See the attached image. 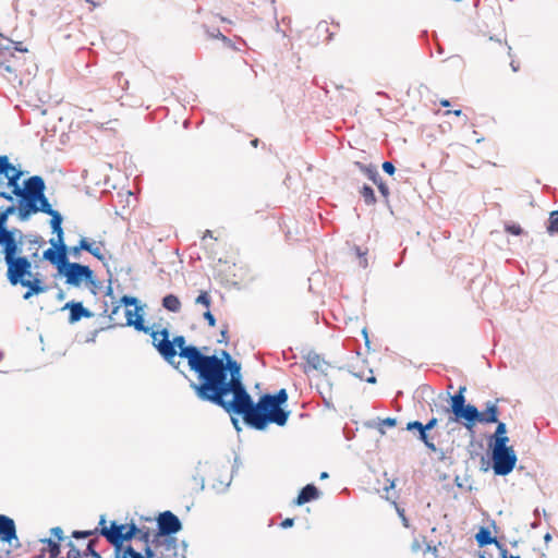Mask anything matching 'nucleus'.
<instances>
[{"instance_id":"nucleus-23","label":"nucleus","mask_w":558,"mask_h":558,"mask_svg":"<svg viewBox=\"0 0 558 558\" xmlns=\"http://www.w3.org/2000/svg\"><path fill=\"white\" fill-rule=\"evenodd\" d=\"M162 306L172 313H178L181 310V301L174 294H168L162 299Z\"/></svg>"},{"instance_id":"nucleus-14","label":"nucleus","mask_w":558,"mask_h":558,"mask_svg":"<svg viewBox=\"0 0 558 558\" xmlns=\"http://www.w3.org/2000/svg\"><path fill=\"white\" fill-rule=\"evenodd\" d=\"M156 350L167 363L178 367L174 363V359L178 354L177 349L173 347V342L169 339L168 329H161V340L156 343Z\"/></svg>"},{"instance_id":"nucleus-55","label":"nucleus","mask_w":558,"mask_h":558,"mask_svg":"<svg viewBox=\"0 0 558 558\" xmlns=\"http://www.w3.org/2000/svg\"><path fill=\"white\" fill-rule=\"evenodd\" d=\"M258 142H259V141H258V138H255V140H253V141L251 142V144H252V146L257 147Z\"/></svg>"},{"instance_id":"nucleus-41","label":"nucleus","mask_w":558,"mask_h":558,"mask_svg":"<svg viewBox=\"0 0 558 558\" xmlns=\"http://www.w3.org/2000/svg\"><path fill=\"white\" fill-rule=\"evenodd\" d=\"M220 336H221V339H219L218 342L228 343L229 336H228V326L227 325L222 328Z\"/></svg>"},{"instance_id":"nucleus-49","label":"nucleus","mask_w":558,"mask_h":558,"mask_svg":"<svg viewBox=\"0 0 558 558\" xmlns=\"http://www.w3.org/2000/svg\"><path fill=\"white\" fill-rule=\"evenodd\" d=\"M450 113H453L457 117L462 116V111L460 109H457V110H453V111L448 110V111L445 112L446 116H448Z\"/></svg>"},{"instance_id":"nucleus-9","label":"nucleus","mask_w":558,"mask_h":558,"mask_svg":"<svg viewBox=\"0 0 558 558\" xmlns=\"http://www.w3.org/2000/svg\"><path fill=\"white\" fill-rule=\"evenodd\" d=\"M59 274L65 277V282L69 286L80 287L84 281L95 286L94 272L86 265L70 263L68 260L64 268H62V271H59Z\"/></svg>"},{"instance_id":"nucleus-15","label":"nucleus","mask_w":558,"mask_h":558,"mask_svg":"<svg viewBox=\"0 0 558 558\" xmlns=\"http://www.w3.org/2000/svg\"><path fill=\"white\" fill-rule=\"evenodd\" d=\"M50 533L57 541L51 538L41 539V543L45 545L41 551H47L49 558H64L60 556V542L64 539L63 530L60 526H56L50 530Z\"/></svg>"},{"instance_id":"nucleus-1","label":"nucleus","mask_w":558,"mask_h":558,"mask_svg":"<svg viewBox=\"0 0 558 558\" xmlns=\"http://www.w3.org/2000/svg\"><path fill=\"white\" fill-rule=\"evenodd\" d=\"M229 368L228 377L213 403L229 414L241 415L247 425L259 430L270 423L283 426L289 417V412L281 408L288 400L286 389H280L276 395H263L255 404L242 383L241 365L235 361Z\"/></svg>"},{"instance_id":"nucleus-37","label":"nucleus","mask_w":558,"mask_h":558,"mask_svg":"<svg viewBox=\"0 0 558 558\" xmlns=\"http://www.w3.org/2000/svg\"><path fill=\"white\" fill-rule=\"evenodd\" d=\"M422 428L426 429L425 428V425H423L421 422L418 421H413V422H409L407 424V429L408 430H413V429H417L418 433L422 432Z\"/></svg>"},{"instance_id":"nucleus-47","label":"nucleus","mask_w":558,"mask_h":558,"mask_svg":"<svg viewBox=\"0 0 558 558\" xmlns=\"http://www.w3.org/2000/svg\"><path fill=\"white\" fill-rule=\"evenodd\" d=\"M308 362H310L311 364H313V366H314L315 368H318V366H319V356H318V355H314L313 357H310V359H308Z\"/></svg>"},{"instance_id":"nucleus-56","label":"nucleus","mask_w":558,"mask_h":558,"mask_svg":"<svg viewBox=\"0 0 558 558\" xmlns=\"http://www.w3.org/2000/svg\"><path fill=\"white\" fill-rule=\"evenodd\" d=\"M365 380L368 383H375V377L371 376V377L365 378Z\"/></svg>"},{"instance_id":"nucleus-60","label":"nucleus","mask_w":558,"mask_h":558,"mask_svg":"<svg viewBox=\"0 0 558 558\" xmlns=\"http://www.w3.org/2000/svg\"><path fill=\"white\" fill-rule=\"evenodd\" d=\"M120 306H116L112 311V314H116L119 311Z\"/></svg>"},{"instance_id":"nucleus-19","label":"nucleus","mask_w":558,"mask_h":558,"mask_svg":"<svg viewBox=\"0 0 558 558\" xmlns=\"http://www.w3.org/2000/svg\"><path fill=\"white\" fill-rule=\"evenodd\" d=\"M319 497V490L318 488L313 484H307L304 486L301 492L299 493L294 504L296 506H302L306 502H310L312 500H315Z\"/></svg>"},{"instance_id":"nucleus-36","label":"nucleus","mask_w":558,"mask_h":558,"mask_svg":"<svg viewBox=\"0 0 558 558\" xmlns=\"http://www.w3.org/2000/svg\"><path fill=\"white\" fill-rule=\"evenodd\" d=\"M505 230L508 233H511L513 235H520L523 232L522 228L519 225H515V223H513V225H506Z\"/></svg>"},{"instance_id":"nucleus-10","label":"nucleus","mask_w":558,"mask_h":558,"mask_svg":"<svg viewBox=\"0 0 558 558\" xmlns=\"http://www.w3.org/2000/svg\"><path fill=\"white\" fill-rule=\"evenodd\" d=\"M52 246L47 248L43 255L40 256L41 259H46L50 262L52 265H54L59 271H62V268H64V265L68 262V248L64 242H56L51 241Z\"/></svg>"},{"instance_id":"nucleus-42","label":"nucleus","mask_w":558,"mask_h":558,"mask_svg":"<svg viewBox=\"0 0 558 558\" xmlns=\"http://www.w3.org/2000/svg\"><path fill=\"white\" fill-rule=\"evenodd\" d=\"M121 303H123L124 305H135L136 299L132 298V296L124 295L121 298Z\"/></svg>"},{"instance_id":"nucleus-24","label":"nucleus","mask_w":558,"mask_h":558,"mask_svg":"<svg viewBox=\"0 0 558 558\" xmlns=\"http://www.w3.org/2000/svg\"><path fill=\"white\" fill-rule=\"evenodd\" d=\"M17 240L15 238V232L13 230L1 229L0 228V245L2 250H7L10 245L15 243Z\"/></svg>"},{"instance_id":"nucleus-27","label":"nucleus","mask_w":558,"mask_h":558,"mask_svg":"<svg viewBox=\"0 0 558 558\" xmlns=\"http://www.w3.org/2000/svg\"><path fill=\"white\" fill-rule=\"evenodd\" d=\"M547 232L549 234L558 233V210H554L549 215Z\"/></svg>"},{"instance_id":"nucleus-6","label":"nucleus","mask_w":558,"mask_h":558,"mask_svg":"<svg viewBox=\"0 0 558 558\" xmlns=\"http://www.w3.org/2000/svg\"><path fill=\"white\" fill-rule=\"evenodd\" d=\"M465 391L466 388L464 386L459 388V391L451 397L450 409L448 410L452 413V416L449 417V423H461L464 427L465 423L477 416L476 407L465 403Z\"/></svg>"},{"instance_id":"nucleus-51","label":"nucleus","mask_w":558,"mask_h":558,"mask_svg":"<svg viewBox=\"0 0 558 558\" xmlns=\"http://www.w3.org/2000/svg\"><path fill=\"white\" fill-rule=\"evenodd\" d=\"M0 196L7 198L8 201H12V196L4 192H0Z\"/></svg>"},{"instance_id":"nucleus-13","label":"nucleus","mask_w":558,"mask_h":558,"mask_svg":"<svg viewBox=\"0 0 558 558\" xmlns=\"http://www.w3.org/2000/svg\"><path fill=\"white\" fill-rule=\"evenodd\" d=\"M158 529L161 535H171L182 529L179 518L171 511H165L158 517Z\"/></svg>"},{"instance_id":"nucleus-11","label":"nucleus","mask_w":558,"mask_h":558,"mask_svg":"<svg viewBox=\"0 0 558 558\" xmlns=\"http://www.w3.org/2000/svg\"><path fill=\"white\" fill-rule=\"evenodd\" d=\"M497 403H498V400H496L494 402H487L485 410L482 412L478 411V409L476 408L477 416L474 417L473 420L469 421L468 423H465V428L470 433L473 434L476 423H482V424L497 423L498 416H499V408H498Z\"/></svg>"},{"instance_id":"nucleus-2","label":"nucleus","mask_w":558,"mask_h":558,"mask_svg":"<svg viewBox=\"0 0 558 558\" xmlns=\"http://www.w3.org/2000/svg\"><path fill=\"white\" fill-rule=\"evenodd\" d=\"M171 341L180 350L179 355L186 359L190 368L197 374L198 383L191 384L194 392L201 400L213 403L228 377L230 364L235 360L227 351H222V357L205 355L198 348L185 345L183 336H175Z\"/></svg>"},{"instance_id":"nucleus-12","label":"nucleus","mask_w":558,"mask_h":558,"mask_svg":"<svg viewBox=\"0 0 558 558\" xmlns=\"http://www.w3.org/2000/svg\"><path fill=\"white\" fill-rule=\"evenodd\" d=\"M140 308H135L134 311L128 310L125 312L126 317V326H133L136 330L143 331L145 333H149L153 339V345L156 348V343L161 340V330L154 331L149 327L144 325L143 315L138 313Z\"/></svg>"},{"instance_id":"nucleus-50","label":"nucleus","mask_w":558,"mask_h":558,"mask_svg":"<svg viewBox=\"0 0 558 558\" xmlns=\"http://www.w3.org/2000/svg\"><path fill=\"white\" fill-rule=\"evenodd\" d=\"M88 3H90L94 8L101 5L100 1H94V0H86Z\"/></svg>"},{"instance_id":"nucleus-29","label":"nucleus","mask_w":558,"mask_h":558,"mask_svg":"<svg viewBox=\"0 0 558 558\" xmlns=\"http://www.w3.org/2000/svg\"><path fill=\"white\" fill-rule=\"evenodd\" d=\"M195 303L203 305L206 311H209L211 305V298L207 291H201L199 295L195 300Z\"/></svg>"},{"instance_id":"nucleus-62","label":"nucleus","mask_w":558,"mask_h":558,"mask_svg":"<svg viewBox=\"0 0 558 558\" xmlns=\"http://www.w3.org/2000/svg\"><path fill=\"white\" fill-rule=\"evenodd\" d=\"M481 558H486L485 556H481Z\"/></svg>"},{"instance_id":"nucleus-53","label":"nucleus","mask_w":558,"mask_h":558,"mask_svg":"<svg viewBox=\"0 0 558 558\" xmlns=\"http://www.w3.org/2000/svg\"><path fill=\"white\" fill-rule=\"evenodd\" d=\"M15 49L19 50V51H26V49H23L21 47V41H17V46L15 47Z\"/></svg>"},{"instance_id":"nucleus-30","label":"nucleus","mask_w":558,"mask_h":558,"mask_svg":"<svg viewBox=\"0 0 558 558\" xmlns=\"http://www.w3.org/2000/svg\"><path fill=\"white\" fill-rule=\"evenodd\" d=\"M95 541L92 539L88 542L86 549L84 553V558H101V556L95 550Z\"/></svg>"},{"instance_id":"nucleus-43","label":"nucleus","mask_w":558,"mask_h":558,"mask_svg":"<svg viewBox=\"0 0 558 558\" xmlns=\"http://www.w3.org/2000/svg\"><path fill=\"white\" fill-rule=\"evenodd\" d=\"M437 423H438L437 417H432V418L427 422V424H425V428H426L427 430H430V429H433V428L437 425Z\"/></svg>"},{"instance_id":"nucleus-33","label":"nucleus","mask_w":558,"mask_h":558,"mask_svg":"<svg viewBox=\"0 0 558 558\" xmlns=\"http://www.w3.org/2000/svg\"><path fill=\"white\" fill-rule=\"evenodd\" d=\"M374 184H376L383 197L387 199L389 197L390 192L388 185L384 182L381 177Z\"/></svg>"},{"instance_id":"nucleus-40","label":"nucleus","mask_w":558,"mask_h":558,"mask_svg":"<svg viewBox=\"0 0 558 558\" xmlns=\"http://www.w3.org/2000/svg\"><path fill=\"white\" fill-rule=\"evenodd\" d=\"M383 170H384L386 173H388V174L392 175V174L395 173V171H396V168H395V166H393L390 161H385V162L383 163Z\"/></svg>"},{"instance_id":"nucleus-7","label":"nucleus","mask_w":558,"mask_h":558,"mask_svg":"<svg viewBox=\"0 0 558 558\" xmlns=\"http://www.w3.org/2000/svg\"><path fill=\"white\" fill-rule=\"evenodd\" d=\"M517 462V456L512 447L505 445V439L500 438L498 445L493 448V470L497 475L509 474Z\"/></svg>"},{"instance_id":"nucleus-25","label":"nucleus","mask_w":558,"mask_h":558,"mask_svg":"<svg viewBox=\"0 0 558 558\" xmlns=\"http://www.w3.org/2000/svg\"><path fill=\"white\" fill-rule=\"evenodd\" d=\"M354 165L367 175V178L374 183L380 178L377 169L374 166H366L360 161H355Z\"/></svg>"},{"instance_id":"nucleus-48","label":"nucleus","mask_w":558,"mask_h":558,"mask_svg":"<svg viewBox=\"0 0 558 558\" xmlns=\"http://www.w3.org/2000/svg\"><path fill=\"white\" fill-rule=\"evenodd\" d=\"M216 38H220L222 41L227 43L229 46H232L231 40L228 39L223 34H221L219 31L217 32V35H215Z\"/></svg>"},{"instance_id":"nucleus-38","label":"nucleus","mask_w":558,"mask_h":558,"mask_svg":"<svg viewBox=\"0 0 558 558\" xmlns=\"http://www.w3.org/2000/svg\"><path fill=\"white\" fill-rule=\"evenodd\" d=\"M94 532L93 531H74L72 533V537L74 538H86L89 537Z\"/></svg>"},{"instance_id":"nucleus-59","label":"nucleus","mask_w":558,"mask_h":558,"mask_svg":"<svg viewBox=\"0 0 558 558\" xmlns=\"http://www.w3.org/2000/svg\"><path fill=\"white\" fill-rule=\"evenodd\" d=\"M206 236H211V232H210L209 230H207V231L205 232L204 238H206Z\"/></svg>"},{"instance_id":"nucleus-18","label":"nucleus","mask_w":558,"mask_h":558,"mask_svg":"<svg viewBox=\"0 0 558 558\" xmlns=\"http://www.w3.org/2000/svg\"><path fill=\"white\" fill-rule=\"evenodd\" d=\"M0 538L3 542H11L16 538L14 521L4 514H0Z\"/></svg>"},{"instance_id":"nucleus-8","label":"nucleus","mask_w":558,"mask_h":558,"mask_svg":"<svg viewBox=\"0 0 558 558\" xmlns=\"http://www.w3.org/2000/svg\"><path fill=\"white\" fill-rule=\"evenodd\" d=\"M22 174L23 172L10 162L8 156H0V184H5L11 187L12 194L21 197L23 201L25 198V194L23 193L24 189L19 184Z\"/></svg>"},{"instance_id":"nucleus-28","label":"nucleus","mask_w":558,"mask_h":558,"mask_svg":"<svg viewBox=\"0 0 558 558\" xmlns=\"http://www.w3.org/2000/svg\"><path fill=\"white\" fill-rule=\"evenodd\" d=\"M497 423L498 424H497L496 432H495L494 445H498V441L500 438H504L505 445H507V442L509 441V438L506 436V433H507L506 424L502 422H497Z\"/></svg>"},{"instance_id":"nucleus-46","label":"nucleus","mask_w":558,"mask_h":558,"mask_svg":"<svg viewBox=\"0 0 558 558\" xmlns=\"http://www.w3.org/2000/svg\"><path fill=\"white\" fill-rule=\"evenodd\" d=\"M293 523H294V520H293V519H291V518H287V519H284V520L281 522V526H282L283 529L291 527V526L293 525Z\"/></svg>"},{"instance_id":"nucleus-35","label":"nucleus","mask_w":558,"mask_h":558,"mask_svg":"<svg viewBox=\"0 0 558 558\" xmlns=\"http://www.w3.org/2000/svg\"><path fill=\"white\" fill-rule=\"evenodd\" d=\"M393 505H395V508L397 510V513H398L399 518L402 521L403 526L409 529L410 527V522H409V519L405 515L404 509L400 508L396 502H393Z\"/></svg>"},{"instance_id":"nucleus-20","label":"nucleus","mask_w":558,"mask_h":558,"mask_svg":"<svg viewBox=\"0 0 558 558\" xmlns=\"http://www.w3.org/2000/svg\"><path fill=\"white\" fill-rule=\"evenodd\" d=\"M411 550L415 554L422 551L425 558H438L437 548L426 544L425 538H415L411 544Z\"/></svg>"},{"instance_id":"nucleus-32","label":"nucleus","mask_w":558,"mask_h":558,"mask_svg":"<svg viewBox=\"0 0 558 558\" xmlns=\"http://www.w3.org/2000/svg\"><path fill=\"white\" fill-rule=\"evenodd\" d=\"M420 439L424 442V445L432 451H436L437 448L433 440L429 439L427 435V429L422 428V432H420Z\"/></svg>"},{"instance_id":"nucleus-61","label":"nucleus","mask_w":558,"mask_h":558,"mask_svg":"<svg viewBox=\"0 0 558 558\" xmlns=\"http://www.w3.org/2000/svg\"><path fill=\"white\" fill-rule=\"evenodd\" d=\"M241 63H242L243 65H247V63H246V61H245L244 59H241Z\"/></svg>"},{"instance_id":"nucleus-31","label":"nucleus","mask_w":558,"mask_h":558,"mask_svg":"<svg viewBox=\"0 0 558 558\" xmlns=\"http://www.w3.org/2000/svg\"><path fill=\"white\" fill-rule=\"evenodd\" d=\"M66 545L69 547V551L65 558H84V553L77 549L73 542L69 541Z\"/></svg>"},{"instance_id":"nucleus-45","label":"nucleus","mask_w":558,"mask_h":558,"mask_svg":"<svg viewBox=\"0 0 558 558\" xmlns=\"http://www.w3.org/2000/svg\"><path fill=\"white\" fill-rule=\"evenodd\" d=\"M499 550L501 558H520V556L508 555V550L502 546H500Z\"/></svg>"},{"instance_id":"nucleus-22","label":"nucleus","mask_w":558,"mask_h":558,"mask_svg":"<svg viewBox=\"0 0 558 558\" xmlns=\"http://www.w3.org/2000/svg\"><path fill=\"white\" fill-rule=\"evenodd\" d=\"M475 539L480 546H485L488 544H495L498 548H500V543L492 536V533L488 529L482 527L475 535Z\"/></svg>"},{"instance_id":"nucleus-3","label":"nucleus","mask_w":558,"mask_h":558,"mask_svg":"<svg viewBox=\"0 0 558 558\" xmlns=\"http://www.w3.org/2000/svg\"><path fill=\"white\" fill-rule=\"evenodd\" d=\"M28 244L29 253L26 255H23L22 243L19 241L7 250H2L7 265V279L12 286L27 289L23 295L25 300L48 290L40 275L32 271L33 264L36 265L40 260L39 251L44 241L29 240Z\"/></svg>"},{"instance_id":"nucleus-16","label":"nucleus","mask_w":558,"mask_h":558,"mask_svg":"<svg viewBox=\"0 0 558 558\" xmlns=\"http://www.w3.org/2000/svg\"><path fill=\"white\" fill-rule=\"evenodd\" d=\"M104 243L102 242H90L86 238H82L78 242L77 246L72 247V253L74 256H77L81 251H86L92 254L97 259L104 262L106 259L104 254Z\"/></svg>"},{"instance_id":"nucleus-26","label":"nucleus","mask_w":558,"mask_h":558,"mask_svg":"<svg viewBox=\"0 0 558 558\" xmlns=\"http://www.w3.org/2000/svg\"><path fill=\"white\" fill-rule=\"evenodd\" d=\"M360 194L363 197L366 205H375L376 196L374 190L369 185H363L360 190Z\"/></svg>"},{"instance_id":"nucleus-44","label":"nucleus","mask_w":558,"mask_h":558,"mask_svg":"<svg viewBox=\"0 0 558 558\" xmlns=\"http://www.w3.org/2000/svg\"><path fill=\"white\" fill-rule=\"evenodd\" d=\"M381 424H383V425H385V426H388V427H393V426H396L397 421H396V418L387 417V418H385V420L383 421V423H381Z\"/></svg>"},{"instance_id":"nucleus-58","label":"nucleus","mask_w":558,"mask_h":558,"mask_svg":"<svg viewBox=\"0 0 558 558\" xmlns=\"http://www.w3.org/2000/svg\"><path fill=\"white\" fill-rule=\"evenodd\" d=\"M550 538H551V536H550V534H549V533H547V534L544 536V539H545L546 542H548Z\"/></svg>"},{"instance_id":"nucleus-57","label":"nucleus","mask_w":558,"mask_h":558,"mask_svg":"<svg viewBox=\"0 0 558 558\" xmlns=\"http://www.w3.org/2000/svg\"><path fill=\"white\" fill-rule=\"evenodd\" d=\"M319 477H320V480H325V478L328 477V473L327 472H323Z\"/></svg>"},{"instance_id":"nucleus-52","label":"nucleus","mask_w":558,"mask_h":558,"mask_svg":"<svg viewBox=\"0 0 558 558\" xmlns=\"http://www.w3.org/2000/svg\"><path fill=\"white\" fill-rule=\"evenodd\" d=\"M440 105H441L442 107H449V106H450V102H449V100H447V99H441V100H440Z\"/></svg>"},{"instance_id":"nucleus-34","label":"nucleus","mask_w":558,"mask_h":558,"mask_svg":"<svg viewBox=\"0 0 558 558\" xmlns=\"http://www.w3.org/2000/svg\"><path fill=\"white\" fill-rule=\"evenodd\" d=\"M13 211H14V207H8L5 210L0 213V228L1 229H7L5 225H7L8 217Z\"/></svg>"},{"instance_id":"nucleus-17","label":"nucleus","mask_w":558,"mask_h":558,"mask_svg":"<svg viewBox=\"0 0 558 558\" xmlns=\"http://www.w3.org/2000/svg\"><path fill=\"white\" fill-rule=\"evenodd\" d=\"M63 310H70L69 322L74 324L82 318H89L93 313L83 306L80 302H69L64 305Z\"/></svg>"},{"instance_id":"nucleus-54","label":"nucleus","mask_w":558,"mask_h":558,"mask_svg":"<svg viewBox=\"0 0 558 558\" xmlns=\"http://www.w3.org/2000/svg\"><path fill=\"white\" fill-rule=\"evenodd\" d=\"M15 49L19 50V51H26V49H23L21 47V41H17V46L15 47Z\"/></svg>"},{"instance_id":"nucleus-5","label":"nucleus","mask_w":558,"mask_h":558,"mask_svg":"<svg viewBox=\"0 0 558 558\" xmlns=\"http://www.w3.org/2000/svg\"><path fill=\"white\" fill-rule=\"evenodd\" d=\"M99 524L101 525L100 534L107 538V541L113 545L114 555L119 551L123 550L125 547L123 543L125 541H130L135 537L137 534H141V538L148 542L149 534L143 533L140 529L136 527L135 524H118L117 522H111L110 527H107L106 520L104 518L100 519Z\"/></svg>"},{"instance_id":"nucleus-4","label":"nucleus","mask_w":558,"mask_h":558,"mask_svg":"<svg viewBox=\"0 0 558 558\" xmlns=\"http://www.w3.org/2000/svg\"><path fill=\"white\" fill-rule=\"evenodd\" d=\"M45 181L41 177L33 175L28 178L24 183L23 193L25 194V198L21 202L20 210L24 213V216L38 211L50 215L51 228L57 233L58 242H62V217L57 210L52 209L48 198L45 196Z\"/></svg>"},{"instance_id":"nucleus-21","label":"nucleus","mask_w":558,"mask_h":558,"mask_svg":"<svg viewBox=\"0 0 558 558\" xmlns=\"http://www.w3.org/2000/svg\"><path fill=\"white\" fill-rule=\"evenodd\" d=\"M153 550L149 546L145 548V555L136 551L133 547L126 546L123 550L114 555V558H151Z\"/></svg>"},{"instance_id":"nucleus-39","label":"nucleus","mask_w":558,"mask_h":558,"mask_svg":"<svg viewBox=\"0 0 558 558\" xmlns=\"http://www.w3.org/2000/svg\"><path fill=\"white\" fill-rule=\"evenodd\" d=\"M204 318L207 320L208 325L210 327H215L216 325V318L214 317V315L211 314L210 311H205L204 312Z\"/></svg>"}]
</instances>
